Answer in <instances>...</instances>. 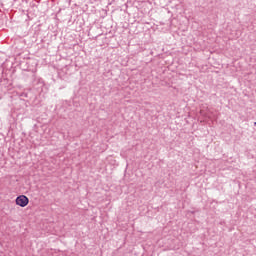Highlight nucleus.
I'll return each instance as SVG.
<instances>
[{
	"label": "nucleus",
	"mask_w": 256,
	"mask_h": 256,
	"mask_svg": "<svg viewBox=\"0 0 256 256\" xmlns=\"http://www.w3.org/2000/svg\"><path fill=\"white\" fill-rule=\"evenodd\" d=\"M16 205H19V207H27L29 205V198L25 195H20L16 198Z\"/></svg>",
	"instance_id": "1"
},
{
	"label": "nucleus",
	"mask_w": 256,
	"mask_h": 256,
	"mask_svg": "<svg viewBox=\"0 0 256 256\" xmlns=\"http://www.w3.org/2000/svg\"><path fill=\"white\" fill-rule=\"evenodd\" d=\"M254 125L256 126V122H254Z\"/></svg>",
	"instance_id": "2"
}]
</instances>
